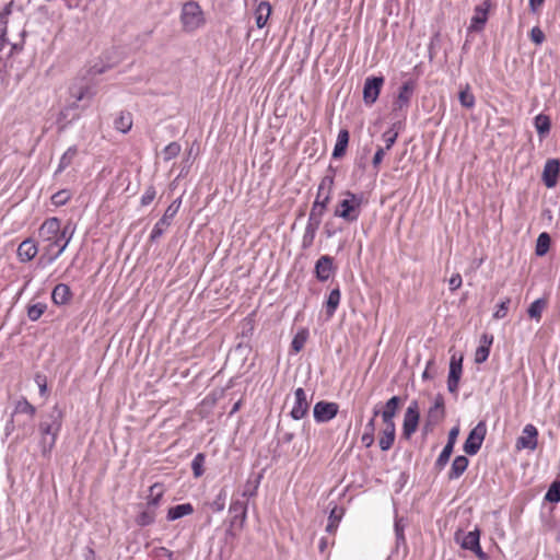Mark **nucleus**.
I'll list each match as a JSON object with an SVG mask.
<instances>
[{"mask_svg":"<svg viewBox=\"0 0 560 560\" xmlns=\"http://www.w3.org/2000/svg\"><path fill=\"white\" fill-rule=\"evenodd\" d=\"M401 404L402 400L400 397L393 396L386 401L383 410H380L376 407L373 409V416L365 424L364 433L361 436V442L365 447L369 448L374 444L376 425L375 422L378 416L382 420L378 430L380 448L386 452L393 447L396 439V424L394 419L398 413Z\"/></svg>","mask_w":560,"mask_h":560,"instance_id":"1","label":"nucleus"},{"mask_svg":"<svg viewBox=\"0 0 560 560\" xmlns=\"http://www.w3.org/2000/svg\"><path fill=\"white\" fill-rule=\"evenodd\" d=\"M38 236L44 244L40 261L46 264L54 262L67 248L72 238V232L69 233L68 226L61 228V221L56 218L46 219L38 230Z\"/></svg>","mask_w":560,"mask_h":560,"instance_id":"2","label":"nucleus"},{"mask_svg":"<svg viewBox=\"0 0 560 560\" xmlns=\"http://www.w3.org/2000/svg\"><path fill=\"white\" fill-rule=\"evenodd\" d=\"M63 413L58 407H54L51 413L38 423L39 448L43 456L47 457L56 445L61 431Z\"/></svg>","mask_w":560,"mask_h":560,"instance_id":"3","label":"nucleus"},{"mask_svg":"<svg viewBox=\"0 0 560 560\" xmlns=\"http://www.w3.org/2000/svg\"><path fill=\"white\" fill-rule=\"evenodd\" d=\"M341 200L337 203L334 214L347 222H355L361 214L363 196L357 195L350 190L341 194Z\"/></svg>","mask_w":560,"mask_h":560,"instance_id":"4","label":"nucleus"},{"mask_svg":"<svg viewBox=\"0 0 560 560\" xmlns=\"http://www.w3.org/2000/svg\"><path fill=\"white\" fill-rule=\"evenodd\" d=\"M180 23L185 32L191 33L206 24L205 13L198 2H185L180 11Z\"/></svg>","mask_w":560,"mask_h":560,"instance_id":"5","label":"nucleus"},{"mask_svg":"<svg viewBox=\"0 0 560 560\" xmlns=\"http://www.w3.org/2000/svg\"><path fill=\"white\" fill-rule=\"evenodd\" d=\"M455 541L465 549L474 552L480 560H487L488 556L480 546V530L475 528L471 532L463 533L458 530L455 533Z\"/></svg>","mask_w":560,"mask_h":560,"instance_id":"6","label":"nucleus"},{"mask_svg":"<svg viewBox=\"0 0 560 560\" xmlns=\"http://www.w3.org/2000/svg\"><path fill=\"white\" fill-rule=\"evenodd\" d=\"M419 420L420 411L418 402L411 401L404 415L401 436L405 440H410V438L416 433L419 425Z\"/></svg>","mask_w":560,"mask_h":560,"instance_id":"7","label":"nucleus"},{"mask_svg":"<svg viewBox=\"0 0 560 560\" xmlns=\"http://www.w3.org/2000/svg\"><path fill=\"white\" fill-rule=\"evenodd\" d=\"M487 434V425L480 421L468 434L465 443L464 451L468 455H475L480 450Z\"/></svg>","mask_w":560,"mask_h":560,"instance_id":"8","label":"nucleus"},{"mask_svg":"<svg viewBox=\"0 0 560 560\" xmlns=\"http://www.w3.org/2000/svg\"><path fill=\"white\" fill-rule=\"evenodd\" d=\"M337 266L335 265L334 257L329 255L320 256L314 268V273L319 282L328 281L336 273Z\"/></svg>","mask_w":560,"mask_h":560,"instance_id":"9","label":"nucleus"},{"mask_svg":"<svg viewBox=\"0 0 560 560\" xmlns=\"http://www.w3.org/2000/svg\"><path fill=\"white\" fill-rule=\"evenodd\" d=\"M491 7L492 0H482L481 4L475 8L474 15L470 19V24L468 27L470 32H480L483 30L488 21V13Z\"/></svg>","mask_w":560,"mask_h":560,"instance_id":"10","label":"nucleus"},{"mask_svg":"<svg viewBox=\"0 0 560 560\" xmlns=\"http://www.w3.org/2000/svg\"><path fill=\"white\" fill-rule=\"evenodd\" d=\"M538 444V430L534 424H526L522 431V435L517 438L516 450L534 451Z\"/></svg>","mask_w":560,"mask_h":560,"instance_id":"11","label":"nucleus"},{"mask_svg":"<svg viewBox=\"0 0 560 560\" xmlns=\"http://www.w3.org/2000/svg\"><path fill=\"white\" fill-rule=\"evenodd\" d=\"M384 84L383 77H370L366 78L363 88V100L365 104L372 105L378 98L382 86Z\"/></svg>","mask_w":560,"mask_h":560,"instance_id":"12","label":"nucleus"},{"mask_svg":"<svg viewBox=\"0 0 560 560\" xmlns=\"http://www.w3.org/2000/svg\"><path fill=\"white\" fill-rule=\"evenodd\" d=\"M445 417V407H444V398L441 395H438L434 398L433 405L430 407L427 413L425 420V429L431 430V427H434L439 422H441Z\"/></svg>","mask_w":560,"mask_h":560,"instance_id":"13","label":"nucleus"},{"mask_svg":"<svg viewBox=\"0 0 560 560\" xmlns=\"http://www.w3.org/2000/svg\"><path fill=\"white\" fill-rule=\"evenodd\" d=\"M560 174V160L549 159L545 163L541 179L546 187L553 188L558 183Z\"/></svg>","mask_w":560,"mask_h":560,"instance_id":"14","label":"nucleus"},{"mask_svg":"<svg viewBox=\"0 0 560 560\" xmlns=\"http://www.w3.org/2000/svg\"><path fill=\"white\" fill-rule=\"evenodd\" d=\"M338 409L336 402L318 401L314 406V419L316 422H327L337 416Z\"/></svg>","mask_w":560,"mask_h":560,"instance_id":"15","label":"nucleus"},{"mask_svg":"<svg viewBox=\"0 0 560 560\" xmlns=\"http://www.w3.org/2000/svg\"><path fill=\"white\" fill-rule=\"evenodd\" d=\"M463 372V357L456 359L452 355L450 362V373L447 377V388L451 393H457L459 380Z\"/></svg>","mask_w":560,"mask_h":560,"instance_id":"16","label":"nucleus"},{"mask_svg":"<svg viewBox=\"0 0 560 560\" xmlns=\"http://www.w3.org/2000/svg\"><path fill=\"white\" fill-rule=\"evenodd\" d=\"M310 404L303 388H298L294 392V402L291 409V416L295 420L302 419L308 411Z\"/></svg>","mask_w":560,"mask_h":560,"instance_id":"17","label":"nucleus"},{"mask_svg":"<svg viewBox=\"0 0 560 560\" xmlns=\"http://www.w3.org/2000/svg\"><path fill=\"white\" fill-rule=\"evenodd\" d=\"M415 91V82H405L398 92V95L393 104L394 110H402L409 106L412 93Z\"/></svg>","mask_w":560,"mask_h":560,"instance_id":"18","label":"nucleus"},{"mask_svg":"<svg viewBox=\"0 0 560 560\" xmlns=\"http://www.w3.org/2000/svg\"><path fill=\"white\" fill-rule=\"evenodd\" d=\"M493 340L494 337L491 334L485 332L481 335L479 346L475 351V362L477 364H481L488 360Z\"/></svg>","mask_w":560,"mask_h":560,"instance_id":"19","label":"nucleus"},{"mask_svg":"<svg viewBox=\"0 0 560 560\" xmlns=\"http://www.w3.org/2000/svg\"><path fill=\"white\" fill-rule=\"evenodd\" d=\"M334 183H335L334 176H331V175L324 176L320 179V183L318 185L315 201H319L320 203L328 205L331 199Z\"/></svg>","mask_w":560,"mask_h":560,"instance_id":"20","label":"nucleus"},{"mask_svg":"<svg viewBox=\"0 0 560 560\" xmlns=\"http://www.w3.org/2000/svg\"><path fill=\"white\" fill-rule=\"evenodd\" d=\"M38 253L37 244L32 238L24 240L18 247L16 255L20 261L27 262Z\"/></svg>","mask_w":560,"mask_h":560,"instance_id":"21","label":"nucleus"},{"mask_svg":"<svg viewBox=\"0 0 560 560\" xmlns=\"http://www.w3.org/2000/svg\"><path fill=\"white\" fill-rule=\"evenodd\" d=\"M340 301H341V291H340L339 287L337 285L329 292V294L327 295L326 301L324 303V308H325V314H326L327 319H330L335 315V313L340 304Z\"/></svg>","mask_w":560,"mask_h":560,"instance_id":"22","label":"nucleus"},{"mask_svg":"<svg viewBox=\"0 0 560 560\" xmlns=\"http://www.w3.org/2000/svg\"><path fill=\"white\" fill-rule=\"evenodd\" d=\"M326 203H320L319 201H314L310 217H308V223L307 229H312L313 231L317 230L322 223L323 215L327 209Z\"/></svg>","mask_w":560,"mask_h":560,"instance_id":"23","label":"nucleus"},{"mask_svg":"<svg viewBox=\"0 0 560 560\" xmlns=\"http://www.w3.org/2000/svg\"><path fill=\"white\" fill-rule=\"evenodd\" d=\"M72 299V292L68 284L59 283L51 292V300L56 305H66Z\"/></svg>","mask_w":560,"mask_h":560,"instance_id":"24","label":"nucleus"},{"mask_svg":"<svg viewBox=\"0 0 560 560\" xmlns=\"http://www.w3.org/2000/svg\"><path fill=\"white\" fill-rule=\"evenodd\" d=\"M468 458L466 456L459 455L456 456L452 463L451 469L448 471V479L454 480L458 479L468 467Z\"/></svg>","mask_w":560,"mask_h":560,"instance_id":"25","label":"nucleus"},{"mask_svg":"<svg viewBox=\"0 0 560 560\" xmlns=\"http://www.w3.org/2000/svg\"><path fill=\"white\" fill-rule=\"evenodd\" d=\"M349 131L347 129L339 130L337 141L332 151V158L340 159L346 154L349 143Z\"/></svg>","mask_w":560,"mask_h":560,"instance_id":"26","label":"nucleus"},{"mask_svg":"<svg viewBox=\"0 0 560 560\" xmlns=\"http://www.w3.org/2000/svg\"><path fill=\"white\" fill-rule=\"evenodd\" d=\"M149 492L150 493L147 498V505L156 511V508L160 505L164 494L163 486L160 483H154L150 487Z\"/></svg>","mask_w":560,"mask_h":560,"instance_id":"27","label":"nucleus"},{"mask_svg":"<svg viewBox=\"0 0 560 560\" xmlns=\"http://www.w3.org/2000/svg\"><path fill=\"white\" fill-rule=\"evenodd\" d=\"M342 516H343V509L339 508V506H334L331 509L329 517H328L326 532L334 536L339 526V523H340Z\"/></svg>","mask_w":560,"mask_h":560,"instance_id":"28","label":"nucleus"},{"mask_svg":"<svg viewBox=\"0 0 560 560\" xmlns=\"http://www.w3.org/2000/svg\"><path fill=\"white\" fill-rule=\"evenodd\" d=\"M536 131L540 138H545L551 128L550 117L545 114H538L534 119Z\"/></svg>","mask_w":560,"mask_h":560,"instance_id":"29","label":"nucleus"},{"mask_svg":"<svg viewBox=\"0 0 560 560\" xmlns=\"http://www.w3.org/2000/svg\"><path fill=\"white\" fill-rule=\"evenodd\" d=\"M271 13V7L268 2H260L255 11V18H256V25L259 28H262Z\"/></svg>","mask_w":560,"mask_h":560,"instance_id":"30","label":"nucleus"},{"mask_svg":"<svg viewBox=\"0 0 560 560\" xmlns=\"http://www.w3.org/2000/svg\"><path fill=\"white\" fill-rule=\"evenodd\" d=\"M194 512V506L190 503H183L171 508L167 512L170 521L178 520L183 516L190 515Z\"/></svg>","mask_w":560,"mask_h":560,"instance_id":"31","label":"nucleus"},{"mask_svg":"<svg viewBox=\"0 0 560 560\" xmlns=\"http://www.w3.org/2000/svg\"><path fill=\"white\" fill-rule=\"evenodd\" d=\"M77 154H78L77 147L68 148V150L60 158L58 167L56 170V174L61 173L66 168H68L72 164V162L75 159Z\"/></svg>","mask_w":560,"mask_h":560,"instance_id":"32","label":"nucleus"},{"mask_svg":"<svg viewBox=\"0 0 560 560\" xmlns=\"http://www.w3.org/2000/svg\"><path fill=\"white\" fill-rule=\"evenodd\" d=\"M114 126L116 130L127 133L132 127V115L130 113L121 112L115 119Z\"/></svg>","mask_w":560,"mask_h":560,"instance_id":"33","label":"nucleus"},{"mask_svg":"<svg viewBox=\"0 0 560 560\" xmlns=\"http://www.w3.org/2000/svg\"><path fill=\"white\" fill-rule=\"evenodd\" d=\"M307 338H308V331L306 329H302V330L298 331L291 342V346H290L291 353H293V354L299 353L304 348Z\"/></svg>","mask_w":560,"mask_h":560,"instance_id":"34","label":"nucleus"},{"mask_svg":"<svg viewBox=\"0 0 560 560\" xmlns=\"http://www.w3.org/2000/svg\"><path fill=\"white\" fill-rule=\"evenodd\" d=\"M551 238L547 232H542L538 235L536 242L535 253L537 256H545L550 248Z\"/></svg>","mask_w":560,"mask_h":560,"instance_id":"35","label":"nucleus"},{"mask_svg":"<svg viewBox=\"0 0 560 560\" xmlns=\"http://www.w3.org/2000/svg\"><path fill=\"white\" fill-rule=\"evenodd\" d=\"M14 412L24 413L30 418H34L36 415V408L25 397H22L15 402Z\"/></svg>","mask_w":560,"mask_h":560,"instance_id":"36","label":"nucleus"},{"mask_svg":"<svg viewBox=\"0 0 560 560\" xmlns=\"http://www.w3.org/2000/svg\"><path fill=\"white\" fill-rule=\"evenodd\" d=\"M155 516H156L155 510H153L147 505L145 510H143L141 513H139L137 515L136 523L139 526H148L154 522Z\"/></svg>","mask_w":560,"mask_h":560,"instance_id":"37","label":"nucleus"},{"mask_svg":"<svg viewBox=\"0 0 560 560\" xmlns=\"http://www.w3.org/2000/svg\"><path fill=\"white\" fill-rule=\"evenodd\" d=\"M71 198H72L71 190H69V189H61V190L55 192L51 196L50 200H51V203L55 207H61V206L67 205Z\"/></svg>","mask_w":560,"mask_h":560,"instance_id":"38","label":"nucleus"},{"mask_svg":"<svg viewBox=\"0 0 560 560\" xmlns=\"http://www.w3.org/2000/svg\"><path fill=\"white\" fill-rule=\"evenodd\" d=\"M46 310L47 305L45 303L37 302L34 304H30L27 306V317L32 322H36L37 319L40 318V316L45 313Z\"/></svg>","mask_w":560,"mask_h":560,"instance_id":"39","label":"nucleus"},{"mask_svg":"<svg viewBox=\"0 0 560 560\" xmlns=\"http://www.w3.org/2000/svg\"><path fill=\"white\" fill-rule=\"evenodd\" d=\"M458 96L462 106L466 108H472L475 106L476 100L470 91L469 85H466L464 89H462Z\"/></svg>","mask_w":560,"mask_h":560,"instance_id":"40","label":"nucleus"},{"mask_svg":"<svg viewBox=\"0 0 560 560\" xmlns=\"http://www.w3.org/2000/svg\"><path fill=\"white\" fill-rule=\"evenodd\" d=\"M205 460H206V455L203 453H198L192 462H191V469H192V474L196 478H199L203 475L205 472V468H203V465H205Z\"/></svg>","mask_w":560,"mask_h":560,"instance_id":"41","label":"nucleus"},{"mask_svg":"<svg viewBox=\"0 0 560 560\" xmlns=\"http://www.w3.org/2000/svg\"><path fill=\"white\" fill-rule=\"evenodd\" d=\"M545 306H546V301H544L541 299L534 301L529 305L528 311H527L529 317L539 320L541 318V313H542Z\"/></svg>","mask_w":560,"mask_h":560,"instance_id":"42","label":"nucleus"},{"mask_svg":"<svg viewBox=\"0 0 560 560\" xmlns=\"http://www.w3.org/2000/svg\"><path fill=\"white\" fill-rule=\"evenodd\" d=\"M180 152V144L177 142L168 143L163 150V159L164 161H171L175 159Z\"/></svg>","mask_w":560,"mask_h":560,"instance_id":"43","label":"nucleus"},{"mask_svg":"<svg viewBox=\"0 0 560 560\" xmlns=\"http://www.w3.org/2000/svg\"><path fill=\"white\" fill-rule=\"evenodd\" d=\"M545 499L549 502H559L560 501V481H555L549 487Z\"/></svg>","mask_w":560,"mask_h":560,"instance_id":"44","label":"nucleus"},{"mask_svg":"<svg viewBox=\"0 0 560 560\" xmlns=\"http://www.w3.org/2000/svg\"><path fill=\"white\" fill-rule=\"evenodd\" d=\"M453 446L452 445H445L443 451L441 452V454L439 455L436 462H435V466L439 468V469H442L448 462L452 453H453Z\"/></svg>","mask_w":560,"mask_h":560,"instance_id":"45","label":"nucleus"},{"mask_svg":"<svg viewBox=\"0 0 560 560\" xmlns=\"http://www.w3.org/2000/svg\"><path fill=\"white\" fill-rule=\"evenodd\" d=\"M180 203H182L180 199L174 200L166 209L163 218L161 219V223L167 224V220L172 219L177 213V211L180 207Z\"/></svg>","mask_w":560,"mask_h":560,"instance_id":"46","label":"nucleus"},{"mask_svg":"<svg viewBox=\"0 0 560 560\" xmlns=\"http://www.w3.org/2000/svg\"><path fill=\"white\" fill-rule=\"evenodd\" d=\"M511 303V299L510 298H506L504 301H502L497 310L494 311L492 317L494 319H502L504 318L506 315H508V311H509V305Z\"/></svg>","mask_w":560,"mask_h":560,"instance_id":"47","label":"nucleus"},{"mask_svg":"<svg viewBox=\"0 0 560 560\" xmlns=\"http://www.w3.org/2000/svg\"><path fill=\"white\" fill-rule=\"evenodd\" d=\"M34 381L38 386L40 396H47L48 387H47V377L43 373H36L34 376Z\"/></svg>","mask_w":560,"mask_h":560,"instance_id":"48","label":"nucleus"},{"mask_svg":"<svg viewBox=\"0 0 560 560\" xmlns=\"http://www.w3.org/2000/svg\"><path fill=\"white\" fill-rule=\"evenodd\" d=\"M398 138V132L389 129L383 133V140L385 142V150L388 151L392 149V147L395 144L396 140Z\"/></svg>","mask_w":560,"mask_h":560,"instance_id":"49","label":"nucleus"},{"mask_svg":"<svg viewBox=\"0 0 560 560\" xmlns=\"http://www.w3.org/2000/svg\"><path fill=\"white\" fill-rule=\"evenodd\" d=\"M529 38L534 44L541 45L546 37L539 26H534L529 32Z\"/></svg>","mask_w":560,"mask_h":560,"instance_id":"50","label":"nucleus"},{"mask_svg":"<svg viewBox=\"0 0 560 560\" xmlns=\"http://www.w3.org/2000/svg\"><path fill=\"white\" fill-rule=\"evenodd\" d=\"M156 196V191H155V188L153 186H149L143 195L141 196V199H140V202L142 206H148L150 205L154 198Z\"/></svg>","mask_w":560,"mask_h":560,"instance_id":"51","label":"nucleus"},{"mask_svg":"<svg viewBox=\"0 0 560 560\" xmlns=\"http://www.w3.org/2000/svg\"><path fill=\"white\" fill-rule=\"evenodd\" d=\"M257 487H258V481L257 480H253V481L252 480H247L246 485L244 486V490H243L242 495L246 497V498H250V497L255 495Z\"/></svg>","mask_w":560,"mask_h":560,"instance_id":"52","label":"nucleus"},{"mask_svg":"<svg viewBox=\"0 0 560 560\" xmlns=\"http://www.w3.org/2000/svg\"><path fill=\"white\" fill-rule=\"evenodd\" d=\"M231 510L241 512L240 525L242 527L246 520V505H243L240 502H234L231 504Z\"/></svg>","mask_w":560,"mask_h":560,"instance_id":"53","label":"nucleus"},{"mask_svg":"<svg viewBox=\"0 0 560 560\" xmlns=\"http://www.w3.org/2000/svg\"><path fill=\"white\" fill-rule=\"evenodd\" d=\"M386 150L383 148H378L373 156L372 164L375 170L380 168V165L384 159Z\"/></svg>","mask_w":560,"mask_h":560,"instance_id":"54","label":"nucleus"},{"mask_svg":"<svg viewBox=\"0 0 560 560\" xmlns=\"http://www.w3.org/2000/svg\"><path fill=\"white\" fill-rule=\"evenodd\" d=\"M463 279L459 273H454L448 280V287L451 291H455L462 287Z\"/></svg>","mask_w":560,"mask_h":560,"instance_id":"55","label":"nucleus"},{"mask_svg":"<svg viewBox=\"0 0 560 560\" xmlns=\"http://www.w3.org/2000/svg\"><path fill=\"white\" fill-rule=\"evenodd\" d=\"M88 92H89V88L84 86V88H79L77 90H72L71 95L75 98V101L80 102L85 97Z\"/></svg>","mask_w":560,"mask_h":560,"instance_id":"56","label":"nucleus"},{"mask_svg":"<svg viewBox=\"0 0 560 560\" xmlns=\"http://www.w3.org/2000/svg\"><path fill=\"white\" fill-rule=\"evenodd\" d=\"M458 428H453L451 431H450V434H448V441H447V445H452L454 447L455 443H456V439H457V435H458Z\"/></svg>","mask_w":560,"mask_h":560,"instance_id":"57","label":"nucleus"},{"mask_svg":"<svg viewBox=\"0 0 560 560\" xmlns=\"http://www.w3.org/2000/svg\"><path fill=\"white\" fill-rule=\"evenodd\" d=\"M545 0H529V8L533 12H537L541 8Z\"/></svg>","mask_w":560,"mask_h":560,"instance_id":"58","label":"nucleus"},{"mask_svg":"<svg viewBox=\"0 0 560 560\" xmlns=\"http://www.w3.org/2000/svg\"><path fill=\"white\" fill-rule=\"evenodd\" d=\"M330 544H334V540L330 541ZM328 545H329V541L327 540V538H322L319 540V550L324 551L328 547Z\"/></svg>","mask_w":560,"mask_h":560,"instance_id":"59","label":"nucleus"},{"mask_svg":"<svg viewBox=\"0 0 560 560\" xmlns=\"http://www.w3.org/2000/svg\"><path fill=\"white\" fill-rule=\"evenodd\" d=\"M162 224L161 221L158 222L152 231V237H155L156 235H159L161 233V230L159 229V225Z\"/></svg>","mask_w":560,"mask_h":560,"instance_id":"60","label":"nucleus"},{"mask_svg":"<svg viewBox=\"0 0 560 560\" xmlns=\"http://www.w3.org/2000/svg\"><path fill=\"white\" fill-rule=\"evenodd\" d=\"M241 404H242V401H241V400H238L237 402H235L230 413H231V415H233V413H235L236 411H238V409L241 408Z\"/></svg>","mask_w":560,"mask_h":560,"instance_id":"61","label":"nucleus"},{"mask_svg":"<svg viewBox=\"0 0 560 560\" xmlns=\"http://www.w3.org/2000/svg\"><path fill=\"white\" fill-rule=\"evenodd\" d=\"M3 48V38L0 36V51L2 50Z\"/></svg>","mask_w":560,"mask_h":560,"instance_id":"62","label":"nucleus"},{"mask_svg":"<svg viewBox=\"0 0 560 560\" xmlns=\"http://www.w3.org/2000/svg\"><path fill=\"white\" fill-rule=\"evenodd\" d=\"M556 539H557L558 542H560V533L558 534Z\"/></svg>","mask_w":560,"mask_h":560,"instance_id":"63","label":"nucleus"}]
</instances>
